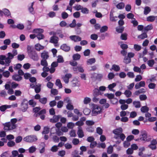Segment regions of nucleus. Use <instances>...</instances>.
I'll use <instances>...</instances> for the list:
<instances>
[{
  "instance_id": "obj_1",
  "label": "nucleus",
  "mask_w": 157,
  "mask_h": 157,
  "mask_svg": "<svg viewBox=\"0 0 157 157\" xmlns=\"http://www.w3.org/2000/svg\"><path fill=\"white\" fill-rule=\"evenodd\" d=\"M17 120L16 118H13L11 119L10 122L6 123L3 124L4 126V129L5 130L9 131L15 129L17 127V125L15 123L17 122Z\"/></svg>"
},
{
  "instance_id": "obj_2",
  "label": "nucleus",
  "mask_w": 157,
  "mask_h": 157,
  "mask_svg": "<svg viewBox=\"0 0 157 157\" xmlns=\"http://www.w3.org/2000/svg\"><path fill=\"white\" fill-rule=\"evenodd\" d=\"M27 50L28 55L34 61H38L39 59V57L36 51L32 48L28 46Z\"/></svg>"
},
{
  "instance_id": "obj_3",
  "label": "nucleus",
  "mask_w": 157,
  "mask_h": 157,
  "mask_svg": "<svg viewBox=\"0 0 157 157\" xmlns=\"http://www.w3.org/2000/svg\"><path fill=\"white\" fill-rule=\"evenodd\" d=\"M37 140V137L34 135L27 136L23 138V140L27 142L32 143Z\"/></svg>"
},
{
  "instance_id": "obj_4",
  "label": "nucleus",
  "mask_w": 157,
  "mask_h": 157,
  "mask_svg": "<svg viewBox=\"0 0 157 157\" xmlns=\"http://www.w3.org/2000/svg\"><path fill=\"white\" fill-rule=\"evenodd\" d=\"M92 112L95 115H97L100 113L101 112V107L96 105L93 104L92 105Z\"/></svg>"
},
{
  "instance_id": "obj_5",
  "label": "nucleus",
  "mask_w": 157,
  "mask_h": 157,
  "mask_svg": "<svg viewBox=\"0 0 157 157\" xmlns=\"http://www.w3.org/2000/svg\"><path fill=\"white\" fill-rule=\"evenodd\" d=\"M28 100L26 99L23 100L22 102L21 103V109L23 112L26 111L28 108Z\"/></svg>"
},
{
  "instance_id": "obj_6",
  "label": "nucleus",
  "mask_w": 157,
  "mask_h": 157,
  "mask_svg": "<svg viewBox=\"0 0 157 157\" xmlns=\"http://www.w3.org/2000/svg\"><path fill=\"white\" fill-rule=\"evenodd\" d=\"M61 116L60 115H55L52 118L50 119V121L52 123H55L57 122L59 120L60 118H61Z\"/></svg>"
},
{
  "instance_id": "obj_7",
  "label": "nucleus",
  "mask_w": 157,
  "mask_h": 157,
  "mask_svg": "<svg viewBox=\"0 0 157 157\" xmlns=\"http://www.w3.org/2000/svg\"><path fill=\"white\" fill-rule=\"evenodd\" d=\"M41 57L43 59H47L49 57V55L48 52L44 51L41 53Z\"/></svg>"
},
{
  "instance_id": "obj_8",
  "label": "nucleus",
  "mask_w": 157,
  "mask_h": 157,
  "mask_svg": "<svg viewBox=\"0 0 157 157\" xmlns=\"http://www.w3.org/2000/svg\"><path fill=\"white\" fill-rule=\"evenodd\" d=\"M8 57L6 58V62H7L6 64L7 65H10V64L11 62V59H12L14 56L10 52L8 53Z\"/></svg>"
},
{
  "instance_id": "obj_9",
  "label": "nucleus",
  "mask_w": 157,
  "mask_h": 157,
  "mask_svg": "<svg viewBox=\"0 0 157 157\" xmlns=\"http://www.w3.org/2000/svg\"><path fill=\"white\" fill-rule=\"evenodd\" d=\"M70 38L75 42L79 41L81 40V37L78 36H70Z\"/></svg>"
},
{
  "instance_id": "obj_10",
  "label": "nucleus",
  "mask_w": 157,
  "mask_h": 157,
  "mask_svg": "<svg viewBox=\"0 0 157 157\" xmlns=\"http://www.w3.org/2000/svg\"><path fill=\"white\" fill-rule=\"evenodd\" d=\"M58 38L55 36H53L51 37L50 42L55 44V46H58L56 44L58 43Z\"/></svg>"
},
{
  "instance_id": "obj_11",
  "label": "nucleus",
  "mask_w": 157,
  "mask_h": 157,
  "mask_svg": "<svg viewBox=\"0 0 157 157\" xmlns=\"http://www.w3.org/2000/svg\"><path fill=\"white\" fill-rule=\"evenodd\" d=\"M72 75L71 74H67L63 78L64 81L66 83H67L69 81V79L71 78Z\"/></svg>"
},
{
  "instance_id": "obj_12",
  "label": "nucleus",
  "mask_w": 157,
  "mask_h": 157,
  "mask_svg": "<svg viewBox=\"0 0 157 157\" xmlns=\"http://www.w3.org/2000/svg\"><path fill=\"white\" fill-rule=\"evenodd\" d=\"M60 48L65 52H67L70 50V46L67 45L66 44H63L60 47Z\"/></svg>"
},
{
  "instance_id": "obj_13",
  "label": "nucleus",
  "mask_w": 157,
  "mask_h": 157,
  "mask_svg": "<svg viewBox=\"0 0 157 157\" xmlns=\"http://www.w3.org/2000/svg\"><path fill=\"white\" fill-rule=\"evenodd\" d=\"M78 130L77 132V134L78 135V136L80 138H82L84 136L83 132L82 131V128L80 127H79L78 128Z\"/></svg>"
},
{
  "instance_id": "obj_14",
  "label": "nucleus",
  "mask_w": 157,
  "mask_h": 157,
  "mask_svg": "<svg viewBox=\"0 0 157 157\" xmlns=\"http://www.w3.org/2000/svg\"><path fill=\"white\" fill-rule=\"evenodd\" d=\"M113 133L115 135H119L121 134L122 132V129L121 128H117L114 130L113 131Z\"/></svg>"
},
{
  "instance_id": "obj_15",
  "label": "nucleus",
  "mask_w": 157,
  "mask_h": 157,
  "mask_svg": "<svg viewBox=\"0 0 157 157\" xmlns=\"http://www.w3.org/2000/svg\"><path fill=\"white\" fill-rule=\"evenodd\" d=\"M71 102L70 100L68 99L67 100V103L68 104L66 106V108L68 110H72L74 109V107L73 105L71 104Z\"/></svg>"
},
{
  "instance_id": "obj_16",
  "label": "nucleus",
  "mask_w": 157,
  "mask_h": 157,
  "mask_svg": "<svg viewBox=\"0 0 157 157\" xmlns=\"http://www.w3.org/2000/svg\"><path fill=\"white\" fill-rule=\"evenodd\" d=\"M11 105H4L0 106V110L2 112L5 111L7 109L10 108Z\"/></svg>"
},
{
  "instance_id": "obj_17",
  "label": "nucleus",
  "mask_w": 157,
  "mask_h": 157,
  "mask_svg": "<svg viewBox=\"0 0 157 157\" xmlns=\"http://www.w3.org/2000/svg\"><path fill=\"white\" fill-rule=\"evenodd\" d=\"M35 48L37 51H40L41 50H43L44 49V47L42 46L40 44H38L35 45Z\"/></svg>"
},
{
  "instance_id": "obj_18",
  "label": "nucleus",
  "mask_w": 157,
  "mask_h": 157,
  "mask_svg": "<svg viewBox=\"0 0 157 157\" xmlns=\"http://www.w3.org/2000/svg\"><path fill=\"white\" fill-rule=\"evenodd\" d=\"M13 79L16 81H20L22 79V77L17 75H15L13 76Z\"/></svg>"
},
{
  "instance_id": "obj_19",
  "label": "nucleus",
  "mask_w": 157,
  "mask_h": 157,
  "mask_svg": "<svg viewBox=\"0 0 157 157\" xmlns=\"http://www.w3.org/2000/svg\"><path fill=\"white\" fill-rule=\"evenodd\" d=\"M110 70L111 71L113 70L116 71H118L120 70V67L118 65L113 64Z\"/></svg>"
},
{
  "instance_id": "obj_20",
  "label": "nucleus",
  "mask_w": 157,
  "mask_h": 157,
  "mask_svg": "<svg viewBox=\"0 0 157 157\" xmlns=\"http://www.w3.org/2000/svg\"><path fill=\"white\" fill-rule=\"evenodd\" d=\"M117 18V16L114 17L113 15V13L112 12H111L110 14V20L112 21H117V19L116 18Z\"/></svg>"
},
{
  "instance_id": "obj_21",
  "label": "nucleus",
  "mask_w": 157,
  "mask_h": 157,
  "mask_svg": "<svg viewBox=\"0 0 157 157\" xmlns=\"http://www.w3.org/2000/svg\"><path fill=\"white\" fill-rule=\"evenodd\" d=\"M81 57V56L80 54L76 53L74 54L72 56V58L74 60H79Z\"/></svg>"
},
{
  "instance_id": "obj_22",
  "label": "nucleus",
  "mask_w": 157,
  "mask_h": 157,
  "mask_svg": "<svg viewBox=\"0 0 157 157\" xmlns=\"http://www.w3.org/2000/svg\"><path fill=\"white\" fill-rule=\"evenodd\" d=\"M124 94L126 97L129 98L131 97L132 94V92L129 90H125Z\"/></svg>"
},
{
  "instance_id": "obj_23",
  "label": "nucleus",
  "mask_w": 157,
  "mask_h": 157,
  "mask_svg": "<svg viewBox=\"0 0 157 157\" xmlns=\"http://www.w3.org/2000/svg\"><path fill=\"white\" fill-rule=\"evenodd\" d=\"M142 113H147L149 110V108L146 106H142L140 109Z\"/></svg>"
},
{
  "instance_id": "obj_24",
  "label": "nucleus",
  "mask_w": 157,
  "mask_h": 157,
  "mask_svg": "<svg viewBox=\"0 0 157 157\" xmlns=\"http://www.w3.org/2000/svg\"><path fill=\"white\" fill-rule=\"evenodd\" d=\"M117 85L116 83H113L112 84L109 85L108 86V88L109 90L110 91H114L115 90L113 89V88L114 87Z\"/></svg>"
},
{
  "instance_id": "obj_25",
  "label": "nucleus",
  "mask_w": 157,
  "mask_h": 157,
  "mask_svg": "<svg viewBox=\"0 0 157 157\" xmlns=\"http://www.w3.org/2000/svg\"><path fill=\"white\" fill-rule=\"evenodd\" d=\"M133 104L135 107L136 108H140L141 106L140 103L138 101H134Z\"/></svg>"
},
{
  "instance_id": "obj_26",
  "label": "nucleus",
  "mask_w": 157,
  "mask_h": 157,
  "mask_svg": "<svg viewBox=\"0 0 157 157\" xmlns=\"http://www.w3.org/2000/svg\"><path fill=\"white\" fill-rule=\"evenodd\" d=\"M33 32L34 33H38V34L43 33L44 32V30L40 29H34Z\"/></svg>"
},
{
  "instance_id": "obj_27",
  "label": "nucleus",
  "mask_w": 157,
  "mask_h": 157,
  "mask_svg": "<svg viewBox=\"0 0 157 157\" xmlns=\"http://www.w3.org/2000/svg\"><path fill=\"white\" fill-rule=\"evenodd\" d=\"M131 61V58H129L127 56H125L124 57V62L126 64L130 63Z\"/></svg>"
},
{
  "instance_id": "obj_28",
  "label": "nucleus",
  "mask_w": 157,
  "mask_h": 157,
  "mask_svg": "<svg viewBox=\"0 0 157 157\" xmlns=\"http://www.w3.org/2000/svg\"><path fill=\"white\" fill-rule=\"evenodd\" d=\"M156 17V16H149L147 18V20L148 21L153 22L155 20Z\"/></svg>"
},
{
  "instance_id": "obj_29",
  "label": "nucleus",
  "mask_w": 157,
  "mask_h": 157,
  "mask_svg": "<svg viewBox=\"0 0 157 157\" xmlns=\"http://www.w3.org/2000/svg\"><path fill=\"white\" fill-rule=\"evenodd\" d=\"M41 85L38 84L36 85V87H35V91L36 93H38L40 91Z\"/></svg>"
},
{
  "instance_id": "obj_30",
  "label": "nucleus",
  "mask_w": 157,
  "mask_h": 157,
  "mask_svg": "<svg viewBox=\"0 0 157 157\" xmlns=\"http://www.w3.org/2000/svg\"><path fill=\"white\" fill-rule=\"evenodd\" d=\"M151 9L149 7L146 6L144 9V14L147 15L151 11Z\"/></svg>"
},
{
  "instance_id": "obj_31",
  "label": "nucleus",
  "mask_w": 157,
  "mask_h": 157,
  "mask_svg": "<svg viewBox=\"0 0 157 157\" xmlns=\"http://www.w3.org/2000/svg\"><path fill=\"white\" fill-rule=\"evenodd\" d=\"M147 134L146 133L144 132L141 135V137L140 138L141 140L146 141L147 140Z\"/></svg>"
},
{
  "instance_id": "obj_32",
  "label": "nucleus",
  "mask_w": 157,
  "mask_h": 157,
  "mask_svg": "<svg viewBox=\"0 0 157 157\" xmlns=\"http://www.w3.org/2000/svg\"><path fill=\"white\" fill-rule=\"evenodd\" d=\"M106 145L104 143H98L97 144V147L98 148H102L104 149L105 148Z\"/></svg>"
},
{
  "instance_id": "obj_33",
  "label": "nucleus",
  "mask_w": 157,
  "mask_h": 157,
  "mask_svg": "<svg viewBox=\"0 0 157 157\" xmlns=\"http://www.w3.org/2000/svg\"><path fill=\"white\" fill-rule=\"evenodd\" d=\"M96 61L95 59L94 58L88 59L87 61V64H92L94 63Z\"/></svg>"
},
{
  "instance_id": "obj_34",
  "label": "nucleus",
  "mask_w": 157,
  "mask_h": 157,
  "mask_svg": "<svg viewBox=\"0 0 157 157\" xmlns=\"http://www.w3.org/2000/svg\"><path fill=\"white\" fill-rule=\"evenodd\" d=\"M105 96L107 97L109 99H112L114 98V95L112 94H104Z\"/></svg>"
},
{
  "instance_id": "obj_35",
  "label": "nucleus",
  "mask_w": 157,
  "mask_h": 157,
  "mask_svg": "<svg viewBox=\"0 0 157 157\" xmlns=\"http://www.w3.org/2000/svg\"><path fill=\"white\" fill-rule=\"evenodd\" d=\"M40 64L44 67L48 66V63L46 59H42L40 62Z\"/></svg>"
},
{
  "instance_id": "obj_36",
  "label": "nucleus",
  "mask_w": 157,
  "mask_h": 157,
  "mask_svg": "<svg viewBox=\"0 0 157 157\" xmlns=\"http://www.w3.org/2000/svg\"><path fill=\"white\" fill-rule=\"evenodd\" d=\"M117 7L118 9H121L124 7V4L123 2H120L117 5Z\"/></svg>"
},
{
  "instance_id": "obj_37",
  "label": "nucleus",
  "mask_w": 157,
  "mask_h": 157,
  "mask_svg": "<svg viewBox=\"0 0 157 157\" xmlns=\"http://www.w3.org/2000/svg\"><path fill=\"white\" fill-rule=\"evenodd\" d=\"M49 132V128L47 127H45L44 128V130L42 132V134H48Z\"/></svg>"
},
{
  "instance_id": "obj_38",
  "label": "nucleus",
  "mask_w": 157,
  "mask_h": 157,
  "mask_svg": "<svg viewBox=\"0 0 157 157\" xmlns=\"http://www.w3.org/2000/svg\"><path fill=\"white\" fill-rule=\"evenodd\" d=\"M47 99L46 98H40V99H39V100L40 102L43 104H45L47 103Z\"/></svg>"
},
{
  "instance_id": "obj_39",
  "label": "nucleus",
  "mask_w": 157,
  "mask_h": 157,
  "mask_svg": "<svg viewBox=\"0 0 157 157\" xmlns=\"http://www.w3.org/2000/svg\"><path fill=\"white\" fill-rule=\"evenodd\" d=\"M56 85L58 86L59 88L62 87V84L61 82L60 81L59 79H57L56 81Z\"/></svg>"
},
{
  "instance_id": "obj_40",
  "label": "nucleus",
  "mask_w": 157,
  "mask_h": 157,
  "mask_svg": "<svg viewBox=\"0 0 157 157\" xmlns=\"http://www.w3.org/2000/svg\"><path fill=\"white\" fill-rule=\"evenodd\" d=\"M155 61L153 59L149 60L147 61V63L148 65L150 67H153Z\"/></svg>"
},
{
  "instance_id": "obj_41",
  "label": "nucleus",
  "mask_w": 157,
  "mask_h": 157,
  "mask_svg": "<svg viewBox=\"0 0 157 157\" xmlns=\"http://www.w3.org/2000/svg\"><path fill=\"white\" fill-rule=\"evenodd\" d=\"M3 12L5 15L7 16H10V17H11L10 13L8 10L6 9H3Z\"/></svg>"
},
{
  "instance_id": "obj_42",
  "label": "nucleus",
  "mask_w": 157,
  "mask_h": 157,
  "mask_svg": "<svg viewBox=\"0 0 157 157\" xmlns=\"http://www.w3.org/2000/svg\"><path fill=\"white\" fill-rule=\"evenodd\" d=\"M113 147L111 145H110L107 148V152L109 154H111L113 152Z\"/></svg>"
},
{
  "instance_id": "obj_43",
  "label": "nucleus",
  "mask_w": 157,
  "mask_h": 157,
  "mask_svg": "<svg viewBox=\"0 0 157 157\" xmlns=\"http://www.w3.org/2000/svg\"><path fill=\"white\" fill-rule=\"evenodd\" d=\"M108 27L107 26L105 25L102 26L100 29V32L101 33H103L108 30Z\"/></svg>"
},
{
  "instance_id": "obj_44",
  "label": "nucleus",
  "mask_w": 157,
  "mask_h": 157,
  "mask_svg": "<svg viewBox=\"0 0 157 157\" xmlns=\"http://www.w3.org/2000/svg\"><path fill=\"white\" fill-rule=\"evenodd\" d=\"M134 48L136 51H138L141 49V47L140 45H139L138 44H135L134 45Z\"/></svg>"
},
{
  "instance_id": "obj_45",
  "label": "nucleus",
  "mask_w": 157,
  "mask_h": 157,
  "mask_svg": "<svg viewBox=\"0 0 157 157\" xmlns=\"http://www.w3.org/2000/svg\"><path fill=\"white\" fill-rule=\"evenodd\" d=\"M147 35L146 33H144L138 36V38H140L143 39L147 37Z\"/></svg>"
},
{
  "instance_id": "obj_46",
  "label": "nucleus",
  "mask_w": 157,
  "mask_h": 157,
  "mask_svg": "<svg viewBox=\"0 0 157 157\" xmlns=\"http://www.w3.org/2000/svg\"><path fill=\"white\" fill-rule=\"evenodd\" d=\"M57 62L58 63H61L64 62V60L63 57L61 56H59L58 57Z\"/></svg>"
},
{
  "instance_id": "obj_47",
  "label": "nucleus",
  "mask_w": 157,
  "mask_h": 157,
  "mask_svg": "<svg viewBox=\"0 0 157 157\" xmlns=\"http://www.w3.org/2000/svg\"><path fill=\"white\" fill-rule=\"evenodd\" d=\"M22 140V137L21 136H18L16 138L15 142L17 143H18L21 142Z\"/></svg>"
},
{
  "instance_id": "obj_48",
  "label": "nucleus",
  "mask_w": 157,
  "mask_h": 157,
  "mask_svg": "<svg viewBox=\"0 0 157 157\" xmlns=\"http://www.w3.org/2000/svg\"><path fill=\"white\" fill-rule=\"evenodd\" d=\"M29 152L31 153L34 152L36 151V148L35 147L32 146L29 147Z\"/></svg>"
},
{
  "instance_id": "obj_49",
  "label": "nucleus",
  "mask_w": 157,
  "mask_h": 157,
  "mask_svg": "<svg viewBox=\"0 0 157 157\" xmlns=\"http://www.w3.org/2000/svg\"><path fill=\"white\" fill-rule=\"evenodd\" d=\"M124 30V27H120L116 28V31L118 33H122Z\"/></svg>"
},
{
  "instance_id": "obj_50",
  "label": "nucleus",
  "mask_w": 157,
  "mask_h": 157,
  "mask_svg": "<svg viewBox=\"0 0 157 157\" xmlns=\"http://www.w3.org/2000/svg\"><path fill=\"white\" fill-rule=\"evenodd\" d=\"M7 95L6 92L5 90H2L0 92V96L5 98Z\"/></svg>"
},
{
  "instance_id": "obj_51",
  "label": "nucleus",
  "mask_w": 157,
  "mask_h": 157,
  "mask_svg": "<svg viewBox=\"0 0 157 157\" xmlns=\"http://www.w3.org/2000/svg\"><path fill=\"white\" fill-rule=\"evenodd\" d=\"M130 145V143L129 141L126 140L124 142L123 145L124 147L127 148Z\"/></svg>"
},
{
  "instance_id": "obj_52",
  "label": "nucleus",
  "mask_w": 157,
  "mask_h": 157,
  "mask_svg": "<svg viewBox=\"0 0 157 157\" xmlns=\"http://www.w3.org/2000/svg\"><path fill=\"white\" fill-rule=\"evenodd\" d=\"M30 105L32 107H34L36 105V102L34 101L33 100H31L28 102Z\"/></svg>"
},
{
  "instance_id": "obj_53",
  "label": "nucleus",
  "mask_w": 157,
  "mask_h": 157,
  "mask_svg": "<svg viewBox=\"0 0 157 157\" xmlns=\"http://www.w3.org/2000/svg\"><path fill=\"white\" fill-rule=\"evenodd\" d=\"M58 149L57 146L54 145L51 148V151L53 152H56L58 151Z\"/></svg>"
},
{
  "instance_id": "obj_54",
  "label": "nucleus",
  "mask_w": 157,
  "mask_h": 157,
  "mask_svg": "<svg viewBox=\"0 0 157 157\" xmlns=\"http://www.w3.org/2000/svg\"><path fill=\"white\" fill-rule=\"evenodd\" d=\"M90 109L88 108L85 109L83 111V113L85 115H88L90 113Z\"/></svg>"
},
{
  "instance_id": "obj_55",
  "label": "nucleus",
  "mask_w": 157,
  "mask_h": 157,
  "mask_svg": "<svg viewBox=\"0 0 157 157\" xmlns=\"http://www.w3.org/2000/svg\"><path fill=\"white\" fill-rule=\"evenodd\" d=\"M127 34L126 33L122 34L121 36V38L122 40H126L127 39Z\"/></svg>"
},
{
  "instance_id": "obj_56",
  "label": "nucleus",
  "mask_w": 157,
  "mask_h": 157,
  "mask_svg": "<svg viewBox=\"0 0 157 157\" xmlns=\"http://www.w3.org/2000/svg\"><path fill=\"white\" fill-rule=\"evenodd\" d=\"M53 141L55 142H58L59 141V138L56 136H54L52 137Z\"/></svg>"
},
{
  "instance_id": "obj_57",
  "label": "nucleus",
  "mask_w": 157,
  "mask_h": 157,
  "mask_svg": "<svg viewBox=\"0 0 157 157\" xmlns=\"http://www.w3.org/2000/svg\"><path fill=\"white\" fill-rule=\"evenodd\" d=\"M89 10L86 8H82L81 10V12L84 14H87L89 13Z\"/></svg>"
},
{
  "instance_id": "obj_58",
  "label": "nucleus",
  "mask_w": 157,
  "mask_h": 157,
  "mask_svg": "<svg viewBox=\"0 0 157 157\" xmlns=\"http://www.w3.org/2000/svg\"><path fill=\"white\" fill-rule=\"evenodd\" d=\"M72 142L74 145H76L79 144V141L78 139L74 138Z\"/></svg>"
},
{
  "instance_id": "obj_59",
  "label": "nucleus",
  "mask_w": 157,
  "mask_h": 157,
  "mask_svg": "<svg viewBox=\"0 0 157 157\" xmlns=\"http://www.w3.org/2000/svg\"><path fill=\"white\" fill-rule=\"evenodd\" d=\"M61 16L63 19H65L67 18L68 15L67 13L64 12L62 13Z\"/></svg>"
},
{
  "instance_id": "obj_60",
  "label": "nucleus",
  "mask_w": 157,
  "mask_h": 157,
  "mask_svg": "<svg viewBox=\"0 0 157 157\" xmlns=\"http://www.w3.org/2000/svg\"><path fill=\"white\" fill-rule=\"evenodd\" d=\"M90 38L93 40H96L98 38V36L96 34H93L91 35Z\"/></svg>"
},
{
  "instance_id": "obj_61",
  "label": "nucleus",
  "mask_w": 157,
  "mask_h": 157,
  "mask_svg": "<svg viewBox=\"0 0 157 157\" xmlns=\"http://www.w3.org/2000/svg\"><path fill=\"white\" fill-rule=\"evenodd\" d=\"M7 145L9 147H13L15 145V143L13 141H9L7 143Z\"/></svg>"
},
{
  "instance_id": "obj_62",
  "label": "nucleus",
  "mask_w": 157,
  "mask_h": 157,
  "mask_svg": "<svg viewBox=\"0 0 157 157\" xmlns=\"http://www.w3.org/2000/svg\"><path fill=\"white\" fill-rule=\"evenodd\" d=\"M90 50L89 49H87L84 51L83 54L84 56H88L90 55Z\"/></svg>"
},
{
  "instance_id": "obj_63",
  "label": "nucleus",
  "mask_w": 157,
  "mask_h": 157,
  "mask_svg": "<svg viewBox=\"0 0 157 157\" xmlns=\"http://www.w3.org/2000/svg\"><path fill=\"white\" fill-rule=\"evenodd\" d=\"M97 143L96 141H93L91 142L90 144V147L91 148H94L95 146L97 145Z\"/></svg>"
},
{
  "instance_id": "obj_64",
  "label": "nucleus",
  "mask_w": 157,
  "mask_h": 157,
  "mask_svg": "<svg viewBox=\"0 0 157 157\" xmlns=\"http://www.w3.org/2000/svg\"><path fill=\"white\" fill-rule=\"evenodd\" d=\"M142 79V77L141 75H137L136 76V78L135 79V82H137L140 81Z\"/></svg>"
}]
</instances>
